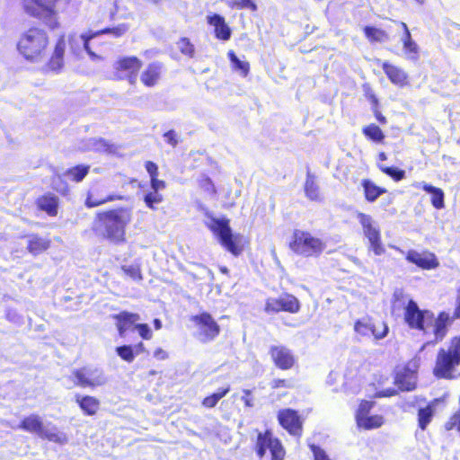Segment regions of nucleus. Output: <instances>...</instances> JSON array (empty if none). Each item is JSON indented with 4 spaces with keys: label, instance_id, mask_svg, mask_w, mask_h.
I'll list each match as a JSON object with an SVG mask.
<instances>
[{
    "label": "nucleus",
    "instance_id": "nucleus-47",
    "mask_svg": "<svg viewBox=\"0 0 460 460\" xmlns=\"http://www.w3.org/2000/svg\"><path fill=\"white\" fill-rule=\"evenodd\" d=\"M444 429L447 431L456 429L460 433V404L458 410L445 422Z\"/></svg>",
    "mask_w": 460,
    "mask_h": 460
},
{
    "label": "nucleus",
    "instance_id": "nucleus-12",
    "mask_svg": "<svg viewBox=\"0 0 460 460\" xmlns=\"http://www.w3.org/2000/svg\"><path fill=\"white\" fill-rule=\"evenodd\" d=\"M190 321L195 324L198 336L204 343L216 340L221 332L220 325L208 312L192 315Z\"/></svg>",
    "mask_w": 460,
    "mask_h": 460
},
{
    "label": "nucleus",
    "instance_id": "nucleus-17",
    "mask_svg": "<svg viewBox=\"0 0 460 460\" xmlns=\"http://www.w3.org/2000/svg\"><path fill=\"white\" fill-rule=\"evenodd\" d=\"M166 72V66L162 61L148 63L141 71L139 79L146 88H153L159 84Z\"/></svg>",
    "mask_w": 460,
    "mask_h": 460
},
{
    "label": "nucleus",
    "instance_id": "nucleus-5",
    "mask_svg": "<svg viewBox=\"0 0 460 460\" xmlns=\"http://www.w3.org/2000/svg\"><path fill=\"white\" fill-rule=\"evenodd\" d=\"M289 250L297 256L317 258L326 249V243L310 231L295 229L288 242Z\"/></svg>",
    "mask_w": 460,
    "mask_h": 460
},
{
    "label": "nucleus",
    "instance_id": "nucleus-59",
    "mask_svg": "<svg viewBox=\"0 0 460 460\" xmlns=\"http://www.w3.org/2000/svg\"><path fill=\"white\" fill-rule=\"evenodd\" d=\"M154 356L160 360H164L168 358V353L162 348H157L154 351Z\"/></svg>",
    "mask_w": 460,
    "mask_h": 460
},
{
    "label": "nucleus",
    "instance_id": "nucleus-33",
    "mask_svg": "<svg viewBox=\"0 0 460 460\" xmlns=\"http://www.w3.org/2000/svg\"><path fill=\"white\" fill-rule=\"evenodd\" d=\"M356 216L367 238L381 233L379 227L375 226L370 215L363 212H358Z\"/></svg>",
    "mask_w": 460,
    "mask_h": 460
},
{
    "label": "nucleus",
    "instance_id": "nucleus-46",
    "mask_svg": "<svg viewBox=\"0 0 460 460\" xmlns=\"http://www.w3.org/2000/svg\"><path fill=\"white\" fill-rule=\"evenodd\" d=\"M294 381L292 378H274L270 383V387L271 390H279V389H292L294 388Z\"/></svg>",
    "mask_w": 460,
    "mask_h": 460
},
{
    "label": "nucleus",
    "instance_id": "nucleus-40",
    "mask_svg": "<svg viewBox=\"0 0 460 460\" xmlns=\"http://www.w3.org/2000/svg\"><path fill=\"white\" fill-rule=\"evenodd\" d=\"M176 46L178 50L181 55L188 58H193L196 55V48L195 45L191 42L190 38L188 37H181L176 41Z\"/></svg>",
    "mask_w": 460,
    "mask_h": 460
},
{
    "label": "nucleus",
    "instance_id": "nucleus-27",
    "mask_svg": "<svg viewBox=\"0 0 460 460\" xmlns=\"http://www.w3.org/2000/svg\"><path fill=\"white\" fill-rule=\"evenodd\" d=\"M75 402L85 416H94L101 408L100 400L93 395L76 394Z\"/></svg>",
    "mask_w": 460,
    "mask_h": 460
},
{
    "label": "nucleus",
    "instance_id": "nucleus-2",
    "mask_svg": "<svg viewBox=\"0 0 460 460\" xmlns=\"http://www.w3.org/2000/svg\"><path fill=\"white\" fill-rule=\"evenodd\" d=\"M403 320L411 330L420 332L424 335L433 334L436 342L445 339L451 326V318L447 312L441 311L435 316L430 310L420 309L412 299L408 300L403 308Z\"/></svg>",
    "mask_w": 460,
    "mask_h": 460
},
{
    "label": "nucleus",
    "instance_id": "nucleus-38",
    "mask_svg": "<svg viewBox=\"0 0 460 460\" xmlns=\"http://www.w3.org/2000/svg\"><path fill=\"white\" fill-rule=\"evenodd\" d=\"M227 58L234 71H238L243 77L248 75L250 72V63L248 61L239 59L234 50L227 52Z\"/></svg>",
    "mask_w": 460,
    "mask_h": 460
},
{
    "label": "nucleus",
    "instance_id": "nucleus-24",
    "mask_svg": "<svg viewBox=\"0 0 460 460\" xmlns=\"http://www.w3.org/2000/svg\"><path fill=\"white\" fill-rule=\"evenodd\" d=\"M59 205V198L50 191L44 192L35 199L37 210L45 213L50 217H56L58 215Z\"/></svg>",
    "mask_w": 460,
    "mask_h": 460
},
{
    "label": "nucleus",
    "instance_id": "nucleus-3",
    "mask_svg": "<svg viewBox=\"0 0 460 460\" xmlns=\"http://www.w3.org/2000/svg\"><path fill=\"white\" fill-rule=\"evenodd\" d=\"M132 218V209L128 207L99 210L94 215L92 228L110 243L120 245L127 243V229Z\"/></svg>",
    "mask_w": 460,
    "mask_h": 460
},
{
    "label": "nucleus",
    "instance_id": "nucleus-51",
    "mask_svg": "<svg viewBox=\"0 0 460 460\" xmlns=\"http://www.w3.org/2000/svg\"><path fill=\"white\" fill-rule=\"evenodd\" d=\"M165 142L170 145L172 147H175L179 143L178 134L175 130L170 129L164 133L163 135Z\"/></svg>",
    "mask_w": 460,
    "mask_h": 460
},
{
    "label": "nucleus",
    "instance_id": "nucleus-28",
    "mask_svg": "<svg viewBox=\"0 0 460 460\" xmlns=\"http://www.w3.org/2000/svg\"><path fill=\"white\" fill-rule=\"evenodd\" d=\"M360 185L363 190V197L367 203L376 202L379 197L387 192L385 188L376 184L367 178L362 179Z\"/></svg>",
    "mask_w": 460,
    "mask_h": 460
},
{
    "label": "nucleus",
    "instance_id": "nucleus-35",
    "mask_svg": "<svg viewBox=\"0 0 460 460\" xmlns=\"http://www.w3.org/2000/svg\"><path fill=\"white\" fill-rule=\"evenodd\" d=\"M65 176V172L55 173L51 176L50 179L51 189L62 197H66L70 194V187L66 181Z\"/></svg>",
    "mask_w": 460,
    "mask_h": 460
},
{
    "label": "nucleus",
    "instance_id": "nucleus-30",
    "mask_svg": "<svg viewBox=\"0 0 460 460\" xmlns=\"http://www.w3.org/2000/svg\"><path fill=\"white\" fill-rule=\"evenodd\" d=\"M394 383L398 390L402 392H411L417 387L416 376L409 370L398 373L394 377Z\"/></svg>",
    "mask_w": 460,
    "mask_h": 460
},
{
    "label": "nucleus",
    "instance_id": "nucleus-31",
    "mask_svg": "<svg viewBox=\"0 0 460 460\" xmlns=\"http://www.w3.org/2000/svg\"><path fill=\"white\" fill-rule=\"evenodd\" d=\"M420 188L430 194V203L434 208L440 210L445 208V193L442 189L427 182H422Z\"/></svg>",
    "mask_w": 460,
    "mask_h": 460
},
{
    "label": "nucleus",
    "instance_id": "nucleus-32",
    "mask_svg": "<svg viewBox=\"0 0 460 460\" xmlns=\"http://www.w3.org/2000/svg\"><path fill=\"white\" fill-rule=\"evenodd\" d=\"M365 38L370 43H385L390 40L389 31L382 28L367 25L363 28Z\"/></svg>",
    "mask_w": 460,
    "mask_h": 460
},
{
    "label": "nucleus",
    "instance_id": "nucleus-1",
    "mask_svg": "<svg viewBox=\"0 0 460 460\" xmlns=\"http://www.w3.org/2000/svg\"><path fill=\"white\" fill-rule=\"evenodd\" d=\"M75 40V34H60L49 55L50 37L44 28L33 24L20 33L16 41V50L25 61L42 64V70L45 73L59 74L65 67L66 43Z\"/></svg>",
    "mask_w": 460,
    "mask_h": 460
},
{
    "label": "nucleus",
    "instance_id": "nucleus-44",
    "mask_svg": "<svg viewBox=\"0 0 460 460\" xmlns=\"http://www.w3.org/2000/svg\"><path fill=\"white\" fill-rule=\"evenodd\" d=\"M369 242V249L375 255H382L385 252V248L382 243L381 233L367 238Z\"/></svg>",
    "mask_w": 460,
    "mask_h": 460
},
{
    "label": "nucleus",
    "instance_id": "nucleus-11",
    "mask_svg": "<svg viewBox=\"0 0 460 460\" xmlns=\"http://www.w3.org/2000/svg\"><path fill=\"white\" fill-rule=\"evenodd\" d=\"M389 328L383 320L364 316L354 323V332L360 338H374L378 341L384 339Z\"/></svg>",
    "mask_w": 460,
    "mask_h": 460
},
{
    "label": "nucleus",
    "instance_id": "nucleus-10",
    "mask_svg": "<svg viewBox=\"0 0 460 460\" xmlns=\"http://www.w3.org/2000/svg\"><path fill=\"white\" fill-rule=\"evenodd\" d=\"M301 309L298 298L290 293H282L277 297L270 296L265 299L264 312L268 314L279 313L297 314Z\"/></svg>",
    "mask_w": 460,
    "mask_h": 460
},
{
    "label": "nucleus",
    "instance_id": "nucleus-13",
    "mask_svg": "<svg viewBox=\"0 0 460 460\" xmlns=\"http://www.w3.org/2000/svg\"><path fill=\"white\" fill-rule=\"evenodd\" d=\"M376 402L361 400L355 413V420L358 428L370 430L381 428L385 420L383 415H370L371 410L374 408Z\"/></svg>",
    "mask_w": 460,
    "mask_h": 460
},
{
    "label": "nucleus",
    "instance_id": "nucleus-54",
    "mask_svg": "<svg viewBox=\"0 0 460 460\" xmlns=\"http://www.w3.org/2000/svg\"><path fill=\"white\" fill-rule=\"evenodd\" d=\"M150 187L152 190L159 191L166 188V182L158 177L150 179Z\"/></svg>",
    "mask_w": 460,
    "mask_h": 460
},
{
    "label": "nucleus",
    "instance_id": "nucleus-62",
    "mask_svg": "<svg viewBox=\"0 0 460 460\" xmlns=\"http://www.w3.org/2000/svg\"><path fill=\"white\" fill-rule=\"evenodd\" d=\"M153 324L155 330H160L163 326L161 320L158 318L154 319Z\"/></svg>",
    "mask_w": 460,
    "mask_h": 460
},
{
    "label": "nucleus",
    "instance_id": "nucleus-7",
    "mask_svg": "<svg viewBox=\"0 0 460 460\" xmlns=\"http://www.w3.org/2000/svg\"><path fill=\"white\" fill-rule=\"evenodd\" d=\"M253 449L259 458L265 456L267 450L270 460H285L286 449L280 439L275 437L270 429L258 431Z\"/></svg>",
    "mask_w": 460,
    "mask_h": 460
},
{
    "label": "nucleus",
    "instance_id": "nucleus-52",
    "mask_svg": "<svg viewBox=\"0 0 460 460\" xmlns=\"http://www.w3.org/2000/svg\"><path fill=\"white\" fill-rule=\"evenodd\" d=\"M145 168L148 172L150 179L159 176L158 165L153 161H146L145 163Z\"/></svg>",
    "mask_w": 460,
    "mask_h": 460
},
{
    "label": "nucleus",
    "instance_id": "nucleus-34",
    "mask_svg": "<svg viewBox=\"0 0 460 460\" xmlns=\"http://www.w3.org/2000/svg\"><path fill=\"white\" fill-rule=\"evenodd\" d=\"M91 166L89 164H76L69 167L65 171V175L75 183L83 181V180L88 175Z\"/></svg>",
    "mask_w": 460,
    "mask_h": 460
},
{
    "label": "nucleus",
    "instance_id": "nucleus-56",
    "mask_svg": "<svg viewBox=\"0 0 460 460\" xmlns=\"http://www.w3.org/2000/svg\"><path fill=\"white\" fill-rule=\"evenodd\" d=\"M397 390L394 388H387L384 390L377 391L375 394V397L383 398V397H392L397 394Z\"/></svg>",
    "mask_w": 460,
    "mask_h": 460
},
{
    "label": "nucleus",
    "instance_id": "nucleus-57",
    "mask_svg": "<svg viewBox=\"0 0 460 460\" xmlns=\"http://www.w3.org/2000/svg\"><path fill=\"white\" fill-rule=\"evenodd\" d=\"M243 395L242 396V401L246 407L253 406V399L252 397V391L245 389L243 391Z\"/></svg>",
    "mask_w": 460,
    "mask_h": 460
},
{
    "label": "nucleus",
    "instance_id": "nucleus-6",
    "mask_svg": "<svg viewBox=\"0 0 460 460\" xmlns=\"http://www.w3.org/2000/svg\"><path fill=\"white\" fill-rule=\"evenodd\" d=\"M208 228L218 238L220 244L230 253L234 256H239L245 244L243 236L240 234H232L229 220L212 218Z\"/></svg>",
    "mask_w": 460,
    "mask_h": 460
},
{
    "label": "nucleus",
    "instance_id": "nucleus-42",
    "mask_svg": "<svg viewBox=\"0 0 460 460\" xmlns=\"http://www.w3.org/2000/svg\"><path fill=\"white\" fill-rule=\"evenodd\" d=\"M143 200L148 208L155 210L156 206L163 202L164 197L159 191L151 190L144 196Z\"/></svg>",
    "mask_w": 460,
    "mask_h": 460
},
{
    "label": "nucleus",
    "instance_id": "nucleus-36",
    "mask_svg": "<svg viewBox=\"0 0 460 460\" xmlns=\"http://www.w3.org/2000/svg\"><path fill=\"white\" fill-rule=\"evenodd\" d=\"M231 390V386L229 384L218 388L216 393H213L203 398L201 404L205 408H213L215 407L218 402L225 397Z\"/></svg>",
    "mask_w": 460,
    "mask_h": 460
},
{
    "label": "nucleus",
    "instance_id": "nucleus-8",
    "mask_svg": "<svg viewBox=\"0 0 460 460\" xmlns=\"http://www.w3.org/2000/svg\"><path fill=\"white\" fill-rule=\"evenodd\" d=\"M18 428L50 442L62 444L66 440V435L58 431L55 427L50 430L46 429L41 417L38 414H30L24 417L20 421Z\"/></svg>",
    "mask_w": 460,
    "mask_h": 460
},
{
    "label": "nucleus",
    "instance_id": "nucleus-18",
    "mask_svg": "<svg viewBox=\"0 0 460 460\" xmlns=\"http://www.w3.org/2000/svg\"><path fill=\"white\" fill-rule=\"evenodd\" d=\"M389 21L402 31V51L405 58L418 60L420 58V48L412 39L408 25L404 22L389 19Z\"/></svg>",
    "mask_w": 460,
    "mask_h": 460
},
{
    "label": "nucleus",
    "instance_id": "nucleus-64",
    "mask_svg": "<svg viewBox=\"0 0 460 460\" xmlns=\"http://www.w3.org/2000/svg\"><path fill=\"white\" fill-rule=\"evenodd\" d=\"M145 3L152 5H158L160 4L164 0H143Z\"/></svg>",
    "mask_w": 460,
    "mask_h": 460
},
{
    "label": "nucleus",
    "instance_id": "nucleus-49",
    "mask_svg": "<svg viewBox=\"0 0 460 460\" xmlns=\"http://www.w3.org/2000/svg\"><path fill=\"white\" fill-rule=\"evenodd\" d=\"M135 329L143 340L148 341L152 339L153 333L147 323H137Z\"/></svg>",
    "mask_w": 460,
    "mask_h": 460
},
{
    "label": "nucleus",
    "instance_id": "nucleus-26",
    "mask_svg": "<svg viewBox=\"0 0 460 460\" xmlns=\"http://www.w3.org/2000/svg\"><path fill=\"white\" fill-rule=\"evenodd\" d=\"M112 318L115 320L116 328L120 337H124L126 332L137 324L139 320V314L128 311H121L119 314H113Z\"/></svg>",
    "mask_w": 460,
    "mask_h": 460
},
{
    "label": "nucleus",
    "instance_id": "nucleus-43",
    "mask_svg": "<svg viewBox=\"0 0 460 460\" xmlns=\"http://www.w3.org/2000/svg\"><path fill=\"white\" fill-rule=\"evenodd\" d=\"M117 355L124 361L132 363L136 358L134 348L131 345H122L116 348Z\"/></svg>",
    "mask_w": 460,
    "mask_h": 460
},
{
    "label": "nucleus",
    "instance_id": "nucleus-22",
    "mask_svg": "<svg viewBox=\"0 0 460 460\" xmlns=\"http://www.w3.org/2000/svg\"><path fill=\"white\" fill-rule=\"evenodd\" d=\"M98 372L95 369L93 372L88 371L85 367L75 369L72 373L73 376L76 379L75 385L82 388L93 389L102 386L106 383V379L102 373L93 376V373Z\"/></svg>",
    "mask_w": 460,
    "mask_h": 460
},
{
    "label": "nucleus",
    "instance_id": "nucleus-29",
    "mask_svg": "<svg viewBox=\"0 0 460 460\" xmlns=\"http://www.w3.org/2000/svg\"><path fill=\"white\" fill-rule=\"evenodd\" d=\"M304 191L305 197L311 201L322 202L323 200V196L322 194L320 186L317 183L316 177L309 172L306 173L304 184Z\"/></svg>",
    "mask_w": 460,
    "mask_h": 460
},
{
    "label": "nucleus",
    "instance_id": "nucleus-39",
    "mask_svg": "<svg viewBox=\"0 0 460 460\" xmlns=\"http://www.w3.org/2000/svg\"><path fill=\"white\" fill-rule=\"evenodd\" d=\"M434 415V408L431 404L418 410V426L421 430H425L428 425L431 422Z\"/></svg>",
    "mask_w": 460,
    "mask_h": 460
},
{
    "label": "nucleus",
    "instance_id": "nucleus-16",
    "mask_svg": "<svg viewBox=\"0 0 460 460\" xmlns=\"http://www.w3.org/2000/svg\"><path fill=\"white\" fill-rule=\"evenodd\" d=\"M375 62L381 66L392 84L399 88H404L410 85L409 75L403 68L388 60L382 61L381 59H376Z\"/></svg>",
    "mask_w": 460,
    "mask_h": 460
},
{
    "label": "nucleus",
    "instance_id": "nucleus-41",
    "mask_svg": "<svg viewBox=\"0 0 460 460\" xmlns=\"http://www.w3.org/2000/svg\"><path fill=\"white\" fill-rule=\"evenodd\" d=\"M377 168L380 172L389 176L394 181H400L405 178V171L394 166H386L377 163Z\"/></svg>",
    "mask_w": 460,
    "mask_h": 460
},
{
    "label": "nucleus",
    "instance_id": "nucleus-53",
    "mask_svg": "<svg viewBox=\"0 0 460 460\" xmlns=\"http://www.w3.org/2000/svg\"><path fill=\"white\" fill-rule=\"evenodd\" d=\"M312 452L314 453V460H331L325 451L322 449L320 447L312 445L310 447Z\"/></svg>",
    "mask_w": 460,
    "mask_h": 460
},
{
    "label": "nucleus",
    "instance_id": "nucleus-55",
    "mask_svg": "<svg viewBox=\"0 0 460 460\" xmlns=\"http://www.w3.org/2000/svg\"><path fill=\"white\" fill-rule=\"evenodd\" d=\"M451 323L454 320L460 319V290H458L455 300V305L452 315H450Z\"/></svg>",
    "mask_w": 460,
    "mask_h": 460
},
{
    "label": "nucleus",
    "instance_id": "nucleus-63",
    "mask_svg": "<svg viewBox=\"0 0 460 460\" xmlns=\"http://www.w3.org/2000/svg\"><path fill=\"white\" fill-rule=\"evenodd\" d=\"M377 160L379 162H385L387 160V155L385 152H379L377 155Z\"/></svg>",
    "mask_w": 460,
    "mask_h": 460
},
{
    "label": "nucleus",
    "instance_id": "nucleus-58",
    "mask_svg": "<svg viewBox=\"0 0 460 460\" xmlns=\"http://www.w3.org/2000/svg\"><path fill=\"white\" fill-rule=\"evenodd\" d=\"M373 112L375 115V118L380 124L385 125L387 123L386 118L381 113V111H379L378 108H373Z\"/></svg>",
    "mask_w": 460,
    "mask_h": 460
},
{
    "label": "nucleus",
    "instance_id": "nucleus-45",
    "mask_svg": "<svg viewBox=\"0 0 460 460\" xmlns=\"http://www.w3.org/2000/svg\"><path fill=\"white\" fill-rule=\"evenodd\" d=\"M121 270L134 281H141L143 279L141 267L138 264L122 265Z\"/></svg>",
    "mask_w": 460,
    "mask_h": 460
},
{
    "label": "nucleus",
    "instance_id": "nucleus-23",
    "mask_svg": "<svg viewBox=\"0 0 460 460\" xmlns=\"http://www.w3.org/2000/svg\"><path fill=\"white\" fill-rule=\"evenodd\" d=\"M207 23L213 27L214 37L220 41H227L232 37V29L224 16L211 13L207 15Z\"/></svg>",
    "mask_w": 460,
    "mask_h": 460
},
{
    "label": "nucleus",
    "instance_id": "nucleus-20",
    "mask_svg": "<svg viewBox=\"0 0 460 460\" xmlns=\"http://www.w3.org/2000/svg\"><path fill=\"white\" fill-rule=\"evenodd\" d=\"M123 197L117 194H103L102 185H93L86 192L84 206L87 208H93L116 200H122Z\"/></svg>",
    "mask_w": 460,
    "mask_h": 460
},
{
    "label": "nucleus",
    "instance_id": "nucleus-37",
    "mask_svg": "<svg viewBox=\"0 0 460 460\" xmlns=\"http://www.w3.org/2000/svg\"><path fill=\"white\" fill-rule=\"evenodd\" d=\"M362 134L367 140L378 144L383 143L385 137L383 130L374 123L365 126L362 128Z\"/></svg>",
    "mask_w": 460,
    "mask_h": 460
},
{
    "label": "nucleus",
    "instance_id": "nucleus-21",
    "mask_svg": "<svg viewBox=\"0 0 460 460\" xmlns=\"http://www.w3.org/2000/svg\"><path fill=\"white\" fill-rule=\"evenodd\" d=\"M405 259L421 270H435L439 266V261L433 252L425 251L419 252L415 250H409L406 253Z\"/></svg>",
    "mask_w": 460,
    "mask_h": 460
},
{
    "label": "nucleus",
    "instance_id": "nucleus-19",
    "mask_svg": "<svg viewBox=\"0 0 460 460\" xmlns=\"http://www.w3.org/2000/svg\"><path fill=\"white\" fill-rule=\"evenodd\" d=\"M26 240V251L33 257L47 253L52 246V240L49 235L39 233H30L23 235Z\"/></svg>",
    "mask_w": 460,
    "mask_h": 460
},
{
    "label": "nucleus",
    "instance_id": "nucleus-60",
    "mask_svg": "<svg viewBox=\"0 0 460 460\" xmlns=\"http://www.w3.org/2000/svg\"><path fill=\"white\" fill-rule=\"evenodd\" d=\"M133 348H134V351H135L136 355L146 351V347L142 341L136 344Z\"/></svg>",
    "mask_w": 460,
    "mask_h": 460
},
{
    "label": "nucleus",
    "instance_id": "nucleus-4",
    "mask_svg": "<svg viewBox=\"0 0 460 460\" xmlns=\"http://www.w3.org/2000/svg\"><path fill=\"white\" fill-rule=\"evenodd\" d=\"M460 335L453 336L449 339L447 347L438 349L435 363L432 368V374L438 379L454 380L460 373Z\"/></svg>",
    "mask_w": 460,
    "mask_h": 460
},
{
    "label": "nucleus",
    "instance_id": "nucleus-50",
    "mask_svg": "<svg viewBox=\"0 0 460 460\" xmlns=\"http://www.w3.org/2000/svg\"><path fill=\"white\" fill-rule=\"evenodd\" d=\"M199 187L204 190L205 191L210 193V194H215L217 192L216 190V188L214 186V183L213 181H211V179L208 176H203L199 181Z\"/></svg>",
    "mask_w": 460,
    "mask_h": 460
},
{
    "label": "nucleus",
    "instance_id": "nucleus-25",
    "mask_svg": "<svg viewBox=\"0 0 460 460\" xmlns=\"http://www.w3.org/2000/svg\"><path fill=\"white\" fill-rule=\"evenodd\" d=\"M127 31H128V26L126 24H120V25H118V26L112 27V28H104L96 32L82 34L81 38L84 41V48L85 51L93 58H96L99 57H98V55H96L94 53V51L93 50V46H92V40L96 36H98L100 34H108L109 33V34H112L113 36L118 38V37L124 35L127 32Z\"/></svg>",
    "mask_w": 460,
    "mask_h": 460
},
{
    "label": "nucleus",
    "instance_id": "nucleus-14",
    "mask_svg": "<svg viewBox=\"0 0 460 460\" xmlns=\"http://www.w3.org/2000/svg\"><path fill=\"white\" fill-rule=\"evenodd\" d=\"M269 355L273 365L282 371L291 370L297 366V357L292 349L285 345H272Z\"/></svg>",
    "mask_w": 460,
    "mask_h": 460
},
{
    "label": "nucleus",
    "instance_id": "nucleus-61",
    "mask_svg": "<svg viewBox=\"0 0 460 460\" xmlns=\"http://www.w3.org/2000/svg\"><path fill=\"white\" fill-rule=\"evenodd\" d=\"M368 100L373 104V108H378L379 102L377 97L375 95V93H370L367 94Z\"/></svg>",
    "mask_w": 460,
    "mask_h": 460
},
{
    "label": "nucleus",
    "instance_id": "nucleus-48",
    "mask_svg": "<svg viewBox=\"0 0 460 460\" xmlns=\"http://www.w3.org/2000/svg\"><path fill=\"white\" fill-rule=\"evenodd\" d=\"M228 4L231 8L238 10L249 9L252 12L257 11V4L252 0H232Z\"/></svg>",
    "mask_w": 460,
    "mask_h": 460
},
{
    "label": "nucleus",
    "instance_id": "nucleus-15",
    "mask_svg": "<svg viewBox=\"0 0 460 460\" xmlns=\"http://www.w3.org/2000/svg\"><path fill=\"white\" fill-rule=\"evenodd\" d=\"M279 424L289 435L300 438L303 434L304 420L298 411L291 408L280 409L277 413Z\"/></svg>",
    "mask_w": 460,
    "mask_h": 460
},
{
    "label": "nucleus",
    "instance_id": "nucleus-9",
    "mask_svg": "<svg viewBox=\"0 0 460 460\" xmlns=\"http://www.w3.org/2000/svg\"><path fill=\"white\" fill-rule=\"evenodd\" d=\"M142 66L143 62L137 56H120L112 64L113 77L116 80H127L134 85Z\"/></svg>",
    "mask_w": 460,
    "mask_h": 460
}]
</instances>
